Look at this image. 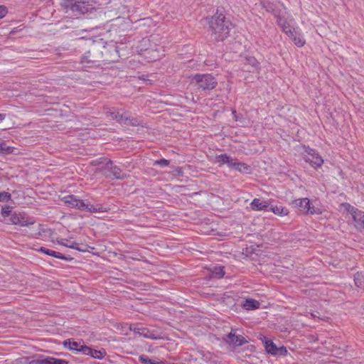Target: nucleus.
Wrapping results in <instances>:
<instances>
[{"mask_svg":"<svg viewBox=\"0 0 364 364\" xmlns=\"http://www.w3.org/2000/svg\"><path fill=\"white\" fill-rule=\"evenodd\" d=\"M211 38L215 41H223L230 33L232 23L225 19L223 14L218 12L208 21Z\"/></svg>","mask_w":364,"mask_h":364,"instance_id":"nucleus-1","label":"nucleus"},{"mask_svg":"<svg viewBox=\"0 0 364 364\" xmlns=\"http://www.w3.org/2000/svg\"><path fill=\"white\" fill-rule=\"evenodd\" d=\"M293 207L303 215H319L322 208L317 200H311L308 198H298L292 201Z\"/></svg>","mask_w":364,"mask_h":364,"instance_id":"nucleus-2","label":"nucleus"},{"mask_svg":"<svg viewBox=\"0 0 364 364\" xmlns=\"http://www.w3.org/2000/svg\"><path fill=\"white\" fill-rule=\"evenodd\" d=\"M98 166L97 168L107 178L122 179L126 176L119 166L107 158L100 159Z\"/></svg>","mask_w":364,"mask_h":364,"instance_id":"nucleus-3","label":"nucleus"},{"mask_svg":"<svg viewBox=\"0 0 364 364\" xmlns=\"http://www.w3.org/2000/svg\"><path fill=\"white\" fill-rule=\"evenodd\" d=\"M62 6L77 14H86L92 9L89 0H63Z\"/></svg>","mask_w":364,"mask_h":364,"instance_id":"nucleus-4","label":"nucleus"},{"mask_svg":"<svg viewBox=\"0 0 364 364\" xmlns=\"http://www.w3.org/2000/svg\"><path fill=\"white\" fill-rule=\"evenodd\" d=\"M341 208L351 215L357 229H364V212L348 203H342Z\"/></svg>","mask_w":364,"mask_h":364,"instance_id":"nucleus-5","label":"nucleus"},{"mask_svg":"<svg viewBox=\"0 0 364 364\" xmlns=\"http://www.w3.org/2000/svg\"><path fill=\"white\" fill-rule=\"evenodd\" d=\"M198 88L203 90H213L218 82L215 78L210 74H197L193 76Z\"/></svg>","mask_w":364,"mask_h":364,"instance_id":"nucleus-6","label":"nucleus"},{"mask_svg":"<svg viewBox=\"0 0 364 364\" xmlns=\"http://www.w3.org/2000/svg\"><path fill=\"white\" fill-rule=\"evenodd\" d=\"M106 116L110 119H114L117 122L126 124V125H137L138 121L135 118H131L129 114L126 112L121 113L120 112L115 110H109L106 112Z\"/></svg>","mask_w":364,"mask_h":364,"instance_id":"nucleus-7","label":"nucleus"},{"mask_svg":"<svg viewBox=\"0 0 364 364\" xmlns=\"http://www.w3.org/2000/svg\"><path fill=\"white\" fill-rule=\"evenodd\" d=\"M277 22L278 25L282 28L283 32H284L288 36H292V32L296 30L294 27V21L291 16L286 17L281 14L277 16Z\"/></svg>","mask_w":364,"mask_h":364,"instance_id":"nucleus-8","label":"nucleus"},{"mask_svg":"<svg viewBox=\"0 0 364 364\" xmlns=\"http://www.w3.org/2000/svg\"><path fill=\"white\" fill-rule=\"evenodd\" d=\"M304 159L314 168L320 167L323 163L321 156L315 150L309 148L306 149Z\"/></svg>","mask_w":364,"mask_h":364,"instance_id":"nucleus-9","label":"nucleus"},{"mask_svg":"<svg viewBox=\"0 0 364 364\" xmlns=\"http://www.w3.org/2000/svg\"><path fill=\"white\" fill-rule=\"evenodd\" d=\"M62 201L69 208L85 210V203L76 196L67 195L62 198Z\"/></svg>","mask_w":364,"mask_h":364,"instance_id":"nucleus-10","label":"nucleus"},{"mask_svg":"<svg viewBox=\"0 0 364 364\" xmlns=\"http://www.w3.org/2000/svg\"><path fill=\"white\" fill-rule=\"evenodd\" d=\"M261 4L267 11L273 13L275 16L280 14L278 8L281 4L278 0H261Z\"/></svg>","mask_w":364,"mask_h":364,"instance_id":"nucleus-11","label":"nucleus"},{"mask_svg":"<svg viewBox=\"0 0 364 364\" xmlns=\"http://www.w3.org/2000/svg\"><path fill=\"white\" fill-rule=\"evenodd\" d=\"M63 346L70 350H74L78 353H81V349L85 347L84 341L80 340L78 341L74 339H66L63 343Z\"/></svg>","mask_w":364,"mask_h":364,"instance_id":"nucleus-12","label":"nucleus"},{"mask_svg":"<svg viewBox=\"0 0 364 364\" xmlns=\"http://www.w3.org/2000/svg\"><path fill=\"white\" fill-rule=\"evenodd\" d=\"M250 207L252 210L262 211L269 210V200H263L261 198H255L250 203Z\"/></svg>","mask_w":364,"mask_h":364,"instance_id":"nucleus-13","label":"nucleus"},{"mask_svg":"<svg viewBox=\"0 0 364 364\" xmlns=\"http://www.w3.org/2000/svg\"><path fill=\"white\" fill-rule=\"evenodd\" d=\"M127 328H129L130 331H134V333L139 334L140 336H142L144 338H151V339H155L156 337L154 336L153 332L149 331L148 328H144L143 326H132L130 325V326H127Z\"/></svg>","mask_w":364,"mask_h":364,"instance_id":"nucleus-14","label":"nucleus"},{"mask_svg":"<svg viewBox=\"0 0 364 364\" xmlns=\"http://www.w3.org/2000/svg\"><path fill=\"white\" fill-rule=\"evenodd\" d=\"M81 353L83 355H90V357L97 359H102L106 355V353L104 350H98L93 349L87 346H85V347L81 349Z\"/></svg>","mask_w":364,"mask_h":364,"instance_id":"nucleus-15","label":"nucleus"},{"mask_svg":"<svg viewBox=\"0 0 364 364\" xmlns=\"http://www.w3.org/2000/svg\"><path fill=\"white\" fill-rule=\"evenodd\" d=\"M226 341L234 346H241L247 342L242 336L236 335L232 332L227 335Z\"/></svg>","mask_w":364,"mask_h":364,"instance_id":"nucleus-16","label":"nucleus"},{"mask_svg":"<svg viewBox=\"0 0 364 364\" xmlns=\"http://www.w3.org/2000/svg\"><path fill=\"white\" fill-rule=\"evenodd\" d=\"M38 251L40 252H42L43 254H46L47 255L52 256L53 257L60 259L63 260H65V261H70L73 259V258L70 257H66V256L63 255V254H61L60 252L53 251L52 250L46 248L44 247H40L38 250Z\"/></svg>","mask_w":364,"mask_h":364,"instance_id":"nucleus-17","label":"nucleus"},{"mask_svg":"<svg viewBox=\"0 0 364 364\" xmlns=\"http://www.w3.org/2000/svg\"><path fill=\"white\" fill-rule=\"evenodd\" d=\"M10 221L12 224L18 225L20 226H28L30 225L33 224V221H28L26 218H24L20 214H14L11 216Z\"/></svg>","mask_w":364,"mask_h":364,"instance_id":"nucleus-18","label":"nucleus"},{"mask_svg":"<svg viewBox=\"0 0 364 364\" xmlns=\"http://www.w3.org/2000/svg\"><path fill=\"white\" fill-rule=\"evenodd\" d=\"M233 159L227 155L226 154L216 155L215 157L214 162L218 164L219 166H222L225 164L228 165L230 168L232 164Z\"/></svg>","mask_w":364,"mask_h":364,"instance_id":"nucleus-19","label":"nucleus"},{"mask_svg":"<svg viewBox=\"0 0 364 364\" xmlns=\"http://www.w3.org/2000/svg\"><path fill=\"white\" fill-rule=\"evenodd\" d=\"M293 36H289L294 44L298 47H302L305 44V40L299 31L297 29L292 32Z\"/></svg>","mask_w":364,"mask_h":364,"instance_id":"nucleus-20","label":"nucleus"},{"mask_svg":"<svg viewBox=\"0 0 364 364\" xmlns=\"http://www.w3.org/2000/svg\"><path fill=\"white\" fill-rule=\"evenodd\" d=\"M230 168H234L241 173H247L250 172V166L246 164L238 161L237 159H234Z\"/></svg>","mask_w":364,"mask_h":364,"instance_id":"nucleus-21","label":"nucleus"},{"mask_svg":"<svg viewBox=\"0 0 364 364\" xmlns=\"http://www.w3.org/2000/svg\"><path fill=\"white\" fill-rule=\"evenodd\" d=\"M244 63L246 65H249L252 70H259V63L258 60L253 56H245L244 58Z\"/></svg>","mask_w":364,"mask_h":364,"instance_id":"nucleus-22","label":"nucleus"},{"mask_svg":"<svg viewBox=\"0 0 364 364\" xmlns=\"http://www.w3.org/2000/svg\"><path fill=\"white\" fill-rule=\"evenodd\" d=\"M259 305L260 303L258 301L253 299H247L245 301L242 306L246 310H253L258 309L259 307Z\"/></svg>","mask_w":364,"mask_h":364,"instance_id":"nucleus-23","label":"nucleus"},{"mask_svg":"<svg viewBox=\"0 0 364 364\" xmlns=\"http://www.w3.org/2000/svg\"><path fill=\"white\" fill-rule=\"evenodd\" d=\"M274 213L275 215L284 216L288 215L289 212L287 209L284 208L282 205H269V210Z\"/></svg>","mask_w":364,"mask_h":364,"instance_id":"nucleus-24","label":"nucleus"},{"mask_svg":"<svg viewBox=\"0 0 364 364\" xmlns=\"http://www.w3.org/2000/svg\"><path fill=\"white\" fill-rule=\"evenodd\" d=\"M85 210L90 213H105L107 212V208L103 207L102 205H93L85 203Z\"/></svg>","mask_w":364,"mask_h":364,"instance_id":"nucleus-25","label":"nucleus"},{"mask_svg":"<svg viewBox=\"0 0 364 364\" xmlns=\"http://www.w3.org/2000/svg\"><path fill=\"white\" fill-rule=\"evenodd\" d=\"M264 348L267 352L269 354L276 355L277 353L278 347L271 340H266L264 341Z\"/></svg>","mask_w":364,"mask_h":364,"instance_id":"nucleus-26","label":"nucleus"},{"mask_svg":"<svg viewBox=\"0 0 364 364\" xmlns=\"http://www.w3.org/2000/svg\"><path fill=\"white\" fill-rule=\"evenodd\" d=\"M42 364H68V361L53 357H48L41 360Z\"/></svg>","mask_w":364,"mask_h":364,"instance_id":"nucleus-27","label":"nucleus"},{"mask_svg":"<svg viewBox=\"0 0 364 364\" xmlns=\"http://www.w3.org/2000/svg\"><path fill=\"white\" fill-rule=\"evenodd\" d=\"M74 246L75 247H73L74 250H77L79 252H90L94 250V247H90L87 245H80L77 242H75Z\"/></svg>","mask_w":364,"mask_h":364,"instance_id":"nucleus-28","label":"nucleus"},{"mask_svg":"<svg viewBox=\"0 0 364 364\" xmlns=\"http://www.w3.org/2000/svg\"><path fill=\"white\" fill-rule=\"evenodd\" d=\"M13 151V147L7 146L3 140L0 139V154H8Z\"/></svg>","mask_w":364,"mask_h":364,"instance_id":"nucleus-29","label":"nucleus"},{"mask_svg":"<svg viewBox=\"0 0 364 364\" xmlns=\"http://www.w3.org/2000/svg\"><path fill=\"white\" fill-rule=\"evenodd\" d=\"M212 274L216 278H221L224 276L225 272L223 267L217 266L214 267L212 269Z\"/></svg>","mask_w":364,"mask_h":364,"instance_id":"nucleus-30","label":"nucleus"},{"mask_svg":"<svg viewBox=\"0 0 364 364\" xmlns=\"http://www.w3.org/2000/svg\"><path fill=\"white\" fill-rule=\"evenodd\" d=\"M11 198V196L9 192H0V202H8Z\"/></svg>","mask_w":364,"mask_h":364,"instance_id":"nucleus-31","label":"nucleus"},{"mask_svg":"<svg viewBox=\"0 0 364 364\" xmlns=\"http://www.w3.org/2000/svg\"><path fill=\"white\" fill-rule=\"evenodd\" d=\"M354 282H355V284L358 287H359V288L363 287V277H362V275H360V274H355L354 277Z\"/></svg>","mask_w":364,"mask_h":364,"instance_id":"nucleus-32","label":"nucleus"},{"mask_svg":"<svg viewBox=\"0 0 364 364\" xmlns=\"http://www.w3.org/2000/svg\"><path fill=\"white\" fill-rule=\"evenodd\" d=\"M75 242H71L68 240H62L60 242H59V244H60L61 245H63V246H65L66 247H69V248L73 249V247H75L74 246Z\"/></svg>","mask_w":364,"mask_h":364,"instance_id":"nucleus-33","label":"nucleus"},{"mask_svg":"<svg viewBox=\"0 0 364 364\" xmlns=\"http://www.w3.org/2000/svg\"><path fill=\"white\" fill-rule=\"evenodd\" d=\"M154 164L155 165H159V166H167L169 164V161L166 160L165 159H159V160H156L154 162Z\"/></svg>","mask_w":364,"mask_h":364,"instance_id":"nucleus-34","label":"nucleus"},{"mask_svg":"<svg viewBox=\"0 0 364 364\" xmlns=\"http://www.w3.org/2000/svg\"><path fill=\"white\" fill-rule=\"evenodd\" d=\"M139 360L144 364H156L155 362L151 361L147 356H140Z\"/></svg>","mask_w":364,"mask_h":364,"instance_id":"nucleus-35","label":"nucleus"},{"mask_svg":"<svg viewBox=\"0 0 364 364\" xmlns=\"http://www.w3.org/2000/svg\"><path fill=\"white\" fill-rule=\"evenodd\" d=\"M287 354V350L285 347H284V346L278 347L277 355H285Z\"/></svg>","mask_w":364,"mask_h":364,"instance_id":"nucleus-36","label":"nucleus"},{"mask_svg":"<svg viewBox=\"0 0 364 364\" xmlns=\"http://www.w3.org/2000/svg\"><path fill=\"white\" fill-rule=\"evenodd\" d=\"M7 14V9L4 6H0V19L4 18Z\"/></svg>","mask_w":364,"mask_h":364,"instance_id":"nucleus-37","label":"nucleus"},{"mask_svg":"<svg viewBox=\"0 0 364 364\" xmlns=\"http://www.w3.org/2000/svg\"><path fill=\"white\" fill-rule=\"evenodd\" d=\"M127 326H129L128 324L125 323V324H122L121 326H122V328H121V333H123V334H127V331H130L129 328H127Z\"/></svg>","mask_w":364,"mask_h":364,"instance_id":"nucleus-38","label":"nucleus"},{"mask_svg":"<svg viewBox=\"0 0 364 364\" xmlns=\"http://www.w3.org/2000/svg\"><path fill=\"white\" fill-rule=\"evenodd\" d=\"M10 213V210H9V208H3L1 210V214L4 217L8 216Z\"/></svg>","mask_w":364,"mask_h":364,"instance_id":"nucleus-39","label":"nucleus"},{"mask_svg":"<svg viewBox=\"0 0 364 364\" xmlns=\"http://www.w3.org/2000/svg\"><path fill=\"white\" fill-rule=\"evenodd\" d=\"M149 41V39L143 38L141 42V44L142 46H146Z\"/></svg>","mask_w":364,"mask_h":364,"instance_id":"nucleus-40","label":"nucleus"},{"mask_svg":"<svg viewBox=\"0 0 364 364\" xmlns=\"http://www.w3.org/2000/svg\"><path fill=\"white\" fill-rule=\"evenodd\" d=\"M6 118V114L0 113V122H1Z\"/></svg>","mask_w":364,"mask_h":364,"instance_id":"nucleus-41","label":"nucleus"},{"mask_svg":"<svg viewBox=\"0 0 364 364\" xmlns=\"http://www.w3.org/2000/svg\"><path fill=\"white\" fill-rule=\"evenodd\" d=\"M158 55H154L152 59L155 60L156 58H158Z\"/></svg>","mask_w":364,"mask_h":364,"instance_id":"nucleus-42","label":"nucleus"},{"mask_svg":"<svg viewBox=\"0 0 364 364\" xmlns=\"http://www.w3.org/2000/svg\"><path fill=\"white\" fill-rule=\"evenodd\" d=\"M232 114L235 116V117H236V111L235 110H234L232 112ZM235 119L237 120V118H235Z\"/></svg>","mask_w":364,"mask_h":364,"instance_id":"nucleus-43","label":"nucleus"},{"mask_svg":"<svg viewBox=\"0 0 364 364\" xmlns=\"http://www.w3.org/2000/svg\"><path fill=\"white\" fill-rule=\"evenodd\" d=\"M144 50H145L146 52H148V53H149V49H148V48H144Z\"/></svg>","mask_w":364,"mask_h":364,"instance_id":"nucleus-44","label":"nucleus"},{"mask_svg":"<svg viewBox=\"0 0 364 364\" xmlns=\"http://www.w3.org/2000/svg\"><path fill=\"white\" fill-rule=\"evenodd\" d=\"M311 316H312V317H315V316H316V315H315L314 314H313V313H312V314H311Z\"/></svg>","mask_w":364,"mask_h":364,"instance_id":"nucleus-45","label":"nucleus"}]
</instances>
